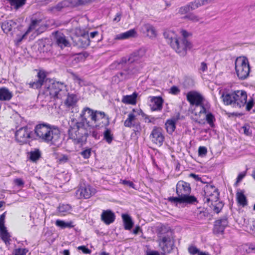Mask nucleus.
I'll return each mask as SVG.
<instances>
[{
	"instance_id": "nucleus-1",
	"label": "nucleus",
	"mask_w": 255,
	"mask_h": 255,
	"mask_svg": "<svg viewBox=\"0 0 255 255\" xmlns=\"http://www.w3.org/2000/svg\"><path fill=\"white\" fill-rule=\"evenodd\" d=\"M80 121L72 118L68 122L69 138L74 144L84 145L87 138L95 128H100L109 125V118L103 112L84 108L81 114Z\"/></svg>"
},
{
	"instance_id": "nucleus-2",
	"label": "nucleus",
	"mask_w": 255,
	"mask_h": 255,
	"mask_svg": "<svg viewBox=\"0 0 255 255\" xmlns=\"http://www.w3.org/2000/svg\"><path fill=\"white\" fill-rule=\"evenodd\" d=\"M44 94L49 96L51 99L62 100L67 96L65 102V105L68 107L74 106L77 102L75 95H68L66 86L62 82H55L46 87L44 90Z\"/></svg>"
},
{
	"instance_id": "nucleus-3",
	"label": "nucleus",
	"mask_w": 255,
	"mask_h": 255,
	"mask_svg": "<svg viewBox=\"0 0 255 255\" xmlns=\"http://www.w3.org/2000/svg\"><path fill=\"white\" fill-rule=\"evenodd\" d=\"M170 35L169 33H163L167 42L176 52L181 56H185L187 50L192 48V44L187 39L191 35L190 33H179L178 35L174 34V33Z\"/></svg>"
},
{
	"instance_id": "nucleus-4",
	"label": "nucleus",
	"mask_w": 255,
	"mask_h": 255,
	"mask_svg": "<svg viewBox=\"0 0 255 255\" xmlns=\"http://www.w3.org/2000/svg\"><path fill=\"white\" fill-rule=\"evenodd\" d=\"M34 132L39 140L52 144H56L60 137L59 129L48 124L42 123L36 125Z\"/></svg>"
},
{
	"instance_id": "nucleus-5",
	"label": "nucleus",
	"mask_w": 255,
	"mask_h": 255,
	"mask_svg": "<svg viewBox=\"0 0 255 255\" xmlns=\"http://www.w3.org/2000/svg\"><path fill=\"white\" fill-rule=\"evenodd\" d=\"M219 193L216 187L211 185H207L204 188L203 201L211 210L218 214L222 209L224 204L219 201Z\"/></svg>"
},
{
	"instance_id": "nucleus-6",
	"label": "nucleus",
	"mask_w": 255,
	"mask_h": 255,
	"mask_svg": "<svg viewBox=\"0 0 255 255\" xmlns=\"http://www.w3.org/2000/svg\"><path fill=\"white\" fill-rule=\"evenodd\" d=\"M145 50L140 48L131 53L128 57H123L120 61H115L111 64V68H115L116 66L121 67L123 65L127 64L129 66L132 65L137 69V73L141 68L140 59L144 56Z\"/></svg>"
},
{
	"instance_id": "nucleus-7",
	"label": "nucleus",
	"mask_w": 255,
	"mask_h": 255,
	"mask_svg": "<svg viewBox=\"0 0 255 255\" xmlns=\"http://www.w3.org/2000/svg\"><path fill=\"white\" fill-rule=\"evenodd\" d=\"M221 97L225 105L240 108L245 105L247 100V94L245 91L237 90L226 95L223 94Z\"/></svg>"
},
{
	"instance_id": "nucleus-8",
	"label": "nucleus",
	"mask_w": 255,
	"mask_h": 255,
	"mask_svg": "<svg viewBox=\"0 0 255 255\" xmlns=\"http://www.w3.org/2000/svg\"><path fill=\"white\" fill-rule=\"evenodd\" d=\"M187 100L190 105L195 106V108L192 113L196 116H200L202 114L207 113L206 108L204 103V98L199 93L190 91L187 94Z\"/></svg>"
},
{
	"instance_id": "nucleus-9",
	"label": "nucleus",
	"mask_w": 255,
	"mask_h": 255,
	"mask_svg": "<svg viewBox=\"0 0 255 255\" xmlns=\"http://www.w3.org/2000/svg\"><path fill=\"white\" fill-rule=\"evenodd\" d=\"M191 191L189 183L182 180L178 182L176 185V192L178 196L182 197L187 199V204H194L197 202V198L192 195H190Z\"/></svg>"
},
{
	"instance_id": "nucleus-10",
	"label": "nucleus",
	"mask_w": 255,
	"mask_h": 255,
	"mask_svg": "<svg viewBox=\"0 0 255 255\" xmlns=\"http://www.w3.org/2000/svg\"><path fill=\"white\" fill-rule=\"evenodd\" d=\"M116 68H112L111 65L110 66L112 70L123 69V71L117 74L113 77V82L118 83L121 81L129 78L131 75L137 73V69L132 65L129 66L127 64L123 65L121 67L116 66Z\"/></svg>"
},
{
	"instance_id": "nucleus-11",
	"label": "nucleus",
	"mask_w": 255,
	"mask_h": 255,
	"mask_svg": "<svg viewBox=\"0 0 255 255\" xmlns=\"http://www.w3.org/2000/svg\"><path fill=\"white\" fill-rule=\"evenodd\" d=\"M235 69L239 78L246 79L249 75L250 67L248 60L245 57H239L235 62Z\"/></svg>"
},
{
	"instance_id": "nucleus-12",
	"label": "nucleus",
	"mask_w": 255,
	"mask_h": 255,
	"mask_svg": "<svg viewBox=\"0 0 255 255\" xmlns=\"http://www.w3.org/2000/svg\"><path fill=\"white\" fill-rule=\"evenodd\" d=\"M161 231L158 234V242L159 246L164 255L166 253H169L171 251L173 243L169 236L163 235L162 233L163 228H161Z\"/></svg>"
},
{
	"instance_id": "nucleus-13",
	"label": "nucleus",
	"mask_w": 255,
	"mask_h": 255,
	"mask_svg": "<svg viewBox=\"0 0 255 255\" xmlns=\"http://www.w3.org/2000/svg\"><path fill=\"white\" fill-rule=\"evenodd\" d=\"M32 132L27 127L20 128L15 133L16 140L20 144L26 143L32 138Z\"/></svg>"
},
{
	"instance_id": "nucleus-14",
	"label": "nucleus",
	"mask_w": 255,
	"mask_h": 255,
	"mask_svg": "<svg viewBox=\"0 0 255 255\" xmlns=\"http://www.w3.org/2000/svg\"><path fill=\"white\" fill-rule=\"evenodd\" d=\"M95 190L89 185L81 186L76 191V195L78 198L89 199L94 195Z\"/></svg>"
},
{
	"instance_id": "nucleus-15",
	"label": "nucleus",
	"mask_w": 255,
	"mask_h": 255,
	"mask_svg": "<svg viewBox=\"0 0 255 255\" xmlns=\"http://www.w3.org/2000/svg\"><path fill=\"white\" fill-rule=\"evenodd\" d=\"M53 34L55 44L61 49L70 46L69 40L63 33H53Z\"/></svg>"
},
{
	"instance_id": "nucleus-16",
	"label": "nucleus",
	"mask_w": 255,
	"mask_h": 255,
	"mask_svg": "<svg viewBox=\"0 0 255 255\" xmlns=\"http://www.w3.org/2000/svg\"><path fill=\"white\" fill-rule=\"evenodd\" d=\"M162 131L161 128L154 127L150 135L152 141L159 145L162 144L164 139Z\"/></svg>"
},
{
	"instance_id": "nucleus-17",
	"label": "nucleus",
	"mask_w": 255,
	"mask_h": 255,
	"mask_svg": "<svg viewBox=\"0 0 255 255\" xmlns=\"http://www.w3.org/2000/svg\"><path fill=\"white\" fill-rule=\"evenodd\" d=\"M150 107L152 111H160L163 108V99L160 96H150Z\"/></svg>"
},
{
	"instance_id": "nucleus-18",
	"label": "nucleus",
	"mask_w": 255,
	"mask_h": 255,
	"mask_svg": "<svg viewBox=\"0 0 255 255\" xmlns=\"http://www.w3.org/2000/svg\"><path fill=\"white\" fill-rule=\"evenodd\" d=\"M228 221L226 216H223L220 219L215 222L214 232L216 234H222L225 228L228 226Z\"/></svg>"
},
{
	"instance_id": "nucleus-19",
	"label": "nucleus",
	"mask_w": 255,
	"mask_h": 255,
	"mask_svg": "<svg viewBox=\"0 0 255 255\" xmlns=\"http://www.w3.org/2000/svg\"><path fill=\"white\" fill-rule=\"evenodd\" d=\"M6 212H4L0 216V235L1 239L4 242H7L9 239V234L6 227L4 226V220Z\"/></svg>"
},
{
	"instance_id": "nucleus-20",
	"label": "nucleus",
	"mask_w": 255,
	"mask_h": 255,
	"mask_svg": "<svg viewBox=\"0 0 255 255\" xmlns=\"http://www.w3.org/2000/svg\"><path fill=\"white\" fill-rule=\"evenodd\" d=\"M45 72L40 70L37 73L38 80L29 83V87L33 89H38L41 87L46 78Z\"/></svg>"
},
{
	"instance_id": "nucleus-21",
	"label": "nucleus",
	"mask_w": 255,
	"mask_h": 255,
	"mask_svg": "<svg viewBox=\"0 0 255 255\" xmlns=\"http://www.w3.org/2000/svg\"><path fill=\"white\" fill-rule=\"evenodd\" d=\"M115 214L111 211H103L101 215V220L106 224L109 225L115 221Z\"/></svg>"
},
{
	"instance_id": "nucleus-22",
	"label": "nucleus",
	"mask_w": 255,
	"mask_h": 255,
	"mask_svg": "<svg viewBox=\"0 0 255 255\" xmlns=\"http://www.w3.org/2000/svg\"><path fill=\"white\" fill-rule=\"evenodd\" d=\"M78 35L77 42L82 47H87L90 45V39L89 33H79Z\"/></svg>"
},
{
	"instance_id": "nucleus-23",
	"label": "nucleus",
	"mask_w": 255,
	"mask_h": 255,
	"mask_svg": "<svg viewBox=\"0 0 255 255\" xmlns=\"http://www.w3.org/2000/svg\"><path fill=\"white\" fill-rule=\"evenodd\" d=\"M13 94L7 88H0V101H8L12 98Z\"/></svg>"
},
{
	"instance_id": "nucleus-24",
	"label": "nucleus",
	"mask_w": 255,
	"mask_h": 255,
	"mask_svg": "<svg viewBox=\"0 0 255 255\" xmlns=\"http://www.w3.org/2000/svg\"><path fill=\"white\" fill-rule=\"evenodd\" d=\"M69 2L67 0H63L55 5L49 8V10L52 12L55 13L61 11L63 8L68 7Z\"/></svg>"
},
{
	"instance_id": "nucleus-25",
	"label": "nucleus",
	"mask_w": 255,
	"mask_h": 255,
	"mask_svg": "<svg viewBox=\"0 0 255 255\" xmlns=\"http://www.w3.org/2000/svg\"><path fill=\"white\" fill-rule=\"evenodd\" d=\"M177 119L172 118L166 121L165 126L167 132L169 134H172L176 128V123Z\"/></svg>"
},
{
	"instance_id": "nucleus-26",
	"label": "nucleus",
	"mask_w": 255,
	"mask_h": 255,
	"mask_svg": "<svg viewBox=\"0 0 255 255\" xmlns=\"http://www.w3.org/2000/svg\"><path fill=\"white\" fill-rule=\"evenodd\" d=\"M137 97V94L136 92H134L131 95L124 96L122 102L125 104L135 105Z\"/></svg>"
},
{
	"instance_id": "nucleus-27",
	"label": "nucleus",
	"mask_w": 255,
	"mask_h": 255,
	"mask_svg": "<svg viewBox=\"0 0 255 255\" xmlns=\"http://www.w3.org/2000/svg\"><path fill=\"white\" fill-rule=\"evenodd\" d=\"M237 202L239 205L243 207L248 205V200L247 197L243 191H238L236 193Z\"/></svg>"
},
{
	"instance_id": "nucleus-28",
	"label": "nucleus",
	"mask_w": 255,
	"mask_h": 255,
	"mask_svg": "<svg viewBox=\"0 0 255 255\" xmlns=\"http://www.w3.org/2000/svg\"><path fill=\"white\" fill-rule=\"evenodd\" d=\"M11 7L15 10L22 7L26 2L27 0H7Z\"/></svg>"
},
{
	"instance_id": "nucleus-29",
	"label": "nucleus",
	"mask_w": 255,
	"mask_h": 255,
	"mask_svg": "<svg viewBox=\"0 0 255 255\" xmlns=\"http://www.w3.org/2000/svg\"><path fill=\"white\" fill-rule=\"evenodd\" d=\"M134 111V110H133V112ZM135 119L136 116L134 114L133 112L129 113L128 118L124 122V126L128 128H131L132 127H134L135 124L136 123Z\"/></svg>"
},
{
	"instance_id": "nucleus-30",
	"label": "nucleus",
	"mask_w": 255,
	"mask_h": 255,
	"mask_svg": "<svg viewBox=\"0 0 255 255\" xmlns=\"http://www.w3.org/2000/svg\"><path fill=\"white\" fill-rule=\"evenodd\" d=\"M122 218L124 223L125 229L128 230H130L133 225L130 217L127 214H123Z\"/></svg>"
},
{
	"instance_id": "nucleus-31",
	"label": "nucleus",
	"mask_w": 255,
	"mask_h": 255,
	"mask_svg": "<svg viewBox=\"0 0 255 255\" xmlns=\"http://www.w3.org/2000/svg\"><path fill=\"white\" fill-rule=\"evenodd\" d=\"M58 211L61 216H65L70 213L71 207L69 204L60 205L58 207Z\"/></svg>"
},
{
	"instance_id": "nucleus-32",
	"label": "nucleus",
	"mask_w": 255,
	"mask_h": 255,
	"mask_svg": "<svg viewBox=\"0 0 255 255\" xmlns=\"http://www.w3.org/2000/svg\"><path fill=\"white\" fill-rule=\"evenodd\" d=\"M137 36V33H122L117 35L116 39L123 40L134 38Z\"/></svg>"
},
{
	"instance_id": "nucleus-33",
	"label": "nucleus",
	"mask_w": 255,
	"mask_h": 255,
	"mask_svg": "<svg viewBox=\"0 0 255 255\" xmlns=\"http://www.w3.org/2000/svg\"><path fill=\"white\" fill-rule=\"evenodd\" d=\"M69 2L68 7L77 6L80 5L85 4L92 0H67Z\"/></svg>"
},
{
	"instance_id": "nucleus-34",
	"label": "nucleus",
	"mask_w": 255,
	"mask_h": 255,
	"mask_svg": "<svg viewBox=\"0 0 255 255\" xmlns=\"http://www.w3.org/2000/svg\"><path fill=\"white\" fill-rule=\"evenodd\" d=\"M28 33H19L17 34L14 39L15 45L17 46L19 45L22 41L26 38Z\"/></svg>"
},
{
	"instance_id": "nucleus-35",
	"label": "nucleus",
	"mask_w": 255,
	"mask_h": 255,
	"mask_svg": "<svg viewBox=\"0 0 255 255\" xmlns=\"http://www.w3.org/2000/svg\"><path fill=\"white\" fill-rule=\"evenodd\" d=\"M55 224L57 226L64 229L66 228H72L73 227V223L72 222H65L63 221L57 220L56 221Z\"/></svg>"
},
{
	"instance_id": "nucleus-36",
	"label": "nucleus",
	"mask_w": 255,
	"mask_h": 255,
	"mask_svg": "<svg viewBox=\"0 0 255 255\" xmlns=\"http://www.w3.org/2000/svg\"><path fill=\"white\" fill-rule=\"evenodd\" d=\"M187 199L184 198H182V197L178 196V197H170L168 198V200L171 203H186L187 204Z\"/></svg>"
},
{
	"instance_id": "nucleus-37",
	"label": "nucleus",
	"mask_w": 255,
	"mask_h": 255,
	"mask_svg": "<svg viewBox=\"0 0 255 255\" xmlns=\"http://www.w3.org/2000/svg\"><path fill=\"white\" fill-rule=\"evenodd\" d=\"M14 24L12 21H4L1 24V28L4 32H9L12 30V24Z\"/></svg>"
},
{
	"instance_id": "nucleus-38",
	"label": "nucleus",
	"mask_w": 255,
	"mask_h": 255,
	"mask_svg": "<svg viewBox=\"0 0 255 255\" xmlns=\"http://www.w3.org/2000/svg\"><path fill=\"white\" fill-rule=\"evenodd\" d=\"M41 22V19H32L28 27V29L26 32H30L31 31L35 30L36 28L39 26Z\"/></svg>"
},
{
	"instance_id": "nucleus-39",
	"label": "nucleus",
	"mask_w": 255,
	"mask_h": 255,
	"mask_svg": "<svg viewBox=\"0 0 255 255\" xmlns=\"http://www.w3.org/2000/svg\"><path fill=\"white\" fill-rule=\"evenodd\" d=\"M104 139L108 143H111L113 139V135L110 129L107 128L104 132Z\"/></svg>"
},
{
	"instance_id": "nucleus-40",
	"label": "nucleus",
	"mask_w": 255,
	"mask_h": 255,
	"mask_svg": "<svg viewBox=\"0 0 255 255\" xmlns=\"http://www.w3.org/2000/svg\"><path fill=\"white\" fill-rule=\"evenodd\" d=\"M40 152L38 149L30 152V159L32 161H36L40 157Z\"/></svg>"
},
{
	"instance_id": "nucleus-41",
	"label": "nucleus",
	"mask_w": 255,
	"mask_h": 255,
	"mask_svg": "<svg viewBox=\"0 0 255 255\" xmlns=\"http://www.w3.org/2000/svg\"><path fill=\"white\" fill-rule=\"evenodd\" d=\"M141 30L142 32H155L156 29L149 23H145L141 27Z\"/></svg>"
},
{
	"instance_id": "nucleus-42",
	"label": "nucleus",
	"mask_w": 255,
	"mask_h": 255,
	"mask_svg": "<svg viewBox=\"0 0 255 255\" xmlns=\"http://www.w3.org/2000/svg\"><path fill=\"white\" fill-rule=\"evenodd\" d=\"M206 120L207 123L211 127H213L214 125V123L215 121V118L214 115L211 113H208L206 116Z\"/></svg>"
},
{
	"instance_id": "nucleus-43",
	"label": "nucleus",
	"mask_w": 255,
	"mask_h": 255,
	"mask_svg": "<svg viewBox=\"0 0 255 255\" xmlns=\"http://www.w3.org/2000/svg\"><path fill=\"white\" fill-rule=\"evenodd\" d=\"M202 3L201 0H196L193 2H190L188 5L190 8V10L195 9L199 6L203 5Z\"/></svg>"
},
{
	"instance_id": "nucleus-44",
	"label": "nucleus",
	"mask_w": 255,
	"mask_h": 255,
	"mask_svg": "<svg viewBox=\"0 0 255 255\" xmlns=\"http://www.w3.org/2000/svg\"><path fill=\"white\" fill-rule=\"evenodd\" d=\"M202 3L201 0H196L193 2H190L188 5L190 8V10L195 9L199 6L203 5Z\"/></svg>"
},
{
	"instance_id": "nucleus-45",
	"label": "nucleus",
	"mask_w": 255,
	"mask_h": 255,
	"mask_svg": "<svg viewBox=\"0 0 255 255\" xmlns=\"http://www.w3.org/2000/svg\"><path fill=\"white\" fill-rule=\"evenodd\" d=\"M81 154L83 156V157L84 158H89L91 154V149L88 148L83 150L81 152Z\"/></svg>"
},
{
	"instance_id": "nucleus-46",
	"label": "nucleus",
	"mask_w": 255,
	"mask_h": 255,
	"mask_svg": "<svg viewBox=\"0 0 255 255\" xmlns=\"http://www.w3.org/2000/svg\"><path fill=\"white\" fill-rule=\"evenodd\" d=\"M248 229H250V231L255 233V220H251L247 225Z\"/></svg>"
},
{
	"instance_id": "nucleus-47",
	"label": "nucleus",
	"mask_w": 255,
	"mask_h": 255,
	"mask_svg": "<svg viewBox=\"0 0 255 255\" xmlns=\"http://www.w3.org/2000/svg\"><path fill=\"white\" fill-rule=\"evenodd\" d=\"M246 109L247 111H250L253 107L254 105V100L252 98L249 100V101L246 102Z\"/></svg>"
},
{
	"instance_id": "nucleus-48",
	"label": "nucleus",
	"mask_w": 255,
	"mask_h": 255,
	"mask_svg": "<svg viewBox=\"0 0 255 255\" xmlns=\"http://www.w3.org/2000/svg\"><path fill=\"white\" fill-rule=\"evenodd\" d=\"M189 11H190V8L188 4L185 6L181 7L179 10V13L181 14H183L187 13Z\"/></svg>"
},
{
	"instance_id": "nucleus-49",
	"label": "nucleus",
	"mask_w": 255,
	"mask_h": 255,
	"mask_svg": "<svg viewBox=\"0 0 255 255\" xmlns=\"http://www.w3.org/2000/svg\"><path fill=\"white\" fill-rule=\"evenodd\" d=\"M207 150L205 146H200L198 149V154L199 156H202L206 154Z\"/></svg>"
},
{
	"instance_id": "nucleus-50",
	"label": "nucleus",
	"mask_w": 255,
	"mask_h": 255,
	"mask_svg": "<svg viewBox=\"0 0 255 255\" xmlns=\"http://www.w3.org/2000/svg\"><path fill=\"white\" fill-rule=\"evenodd\" d=\"M185 17L193 21H198L199 20V17L193 13L189 14Z\"/></svg>"
},
{
	"instance_id": "nucleus-51",
	"label": "nucleus",
	"mask_w": 255,
	"mask_h": 255,
	"mask_svg": "<svg viewBox=\"0 0 255 255\" xmlns=\"http://www.w3.org/2000/svg\"><path fill=\"white\" fill-rule=\"evenodd\" d=\"M243 128L244 129V132L246 135L248 136L252 135V131L249 125L244 126Z\"/></svg>"
},
{
	"instance_id": "nucleus-52",
	"label": "nucleus",
	"mask_w": 255,
	"mask_h": 255,
	"mask_svg": "<svg viewBox=\"0 0 255 255\" xmlns=\"http://www.w3.org/2000/svg\"><path fill=\"white\" fill-rule=\"evenodd\" d=\"M78 249L79 250H81L82 252L85 254H90L91 252L90 250H89L84 246L78 247Z\"/></svg>"
},
{
	"instance_id": "nucleus-53",
	"label": "nucleus",
	"mask_w": 255,
	"mask_h": 255,
	"mask_svg": "<svg viewBox=\"0 0 255 255\" xmlns=\"http://www.w3.org/2000/svg\"><path fill=\"white\" fill-rule=\"evenodd\" d=\"M170 93L173 95H178L180 93V90L177 87L174 86L171 87Z\"/></svg>"
},
{
	"instance_id": "nucleus-54",
	"label": "nucleus",
	"mask_w": 255,
	"mask_h": 255,
	"mask_svg": "<svg viewBox=\"0 0 255 255\" xmlns=\"http://www.w3.org/2000/svg\"><path fill=\"white\" fill-rule=\"evenodd\" d=\"M120 183L123 185L133 188L134 184L132 182L126 180H121Z\"/></svg>"
},
{
	"instance_id": "nucleus-55",
	"label": "nucleus",
	"mask_w": 255,
	"mask_h": 255,
	"mask_svg": "<svg viewBox=\"0 0 255 255\" xmlns=\"http://www.w3.org/2000/svg\"><path fill=\"white\" fill-rule=\"evenodd\" d=\"M14 184L19 187H22L24 185L23 181L20 178H16L14 180Z\"/></svg>"
},
{
	"instance_id": "nucleus-56",
	"label": "nucleus",
	"mask_w": 255,
	"mask_h": 255,
	"mask_svg": "<svg viewBox=\"0 0 255 255\" xmlns=\"http://www.w3.org/2000/svg\"><path fill=\"white\" fill-rule=\"evenodd\" d=\"M246 172H245L241 173L238 175V177L237 178L236 184H237L238 183H239L244 178V177L246 175Z\"/></svg>"
},
{
	"instance_id": "nucleus-57",
	"label": "nucleus",
	"mask_w": 255,
	"mask_h": 255,
	"mask_svg": "<svg viewBox=\"0 0 255 255\" xmlns=\"http://www.w3.org/2000/svg\"><path fill=\"white\" fill-rule=\"evenodd\" d=\"M26 253L24 251V250L21 249H17L15 250V255H25Z\"/></svg>"
},
{
	"instance_id": "nucleus-58",
	"label": "nucleus",
	"mask_w": 255,
	"mask_h": 255,
	"mask_svg": "<svg viewBox=\"0 0 255 255\" xmlns=\"http://www.w3.org/2000/svg\"><path fill=\"white\" fill-rule=\"evenodd\" d=\"M122 16V13L121 12H118L116 14V16L113 19V21L118 22L120 21Z\"/></svg>"
},
{
	"instance_id": "nucleus-59",
	"label": "nucleus",
	"mask_w": 255,
	"mask_h": 255,
	"mask_svg": "<svg viewBox=\"0 0 255 255\" xmlns=\"http://www.w3.org/2000/svg\"><path fill=\"white\" fill-rule=\"evenodd\" d=\"M134 128V131L135 132H139L141 130V127H140V124L139 123H136L135 124V125H134V127H133Z\"/></svg>"
},
{
	"instance_id": "nucleus-60",
	"label": "nucleus",
	"mask_w": 255,
	"mask_h": 255,
	"mask_svg": "<svg viewBox=\"0 0 255 255\" xmlns=\"http://www.w3.org/2000/svg\"><path fill=\"white\" fill-rule=\"evenodd\" d=\"M74 80L77 82L80 85L82 84L83 80L78 76L74 75L73 76Z\"/></svg>"
},
{
	"instance_id": "nucleus-61",
	"label": "nucleus",
	"mask_w": 255,
	"mask_h": 255,
	"mask_svg": "<svg viewBox=\"0 0 255 255\" xmlns=\"http://www.w3.org/2000/svg\"><path fill=\"white\" fill-rule=\"evenodd\" d=\"M200 70H201L202 72H205L207 69V65L206 63L204 62H203L201 64V67H200Z\"/></svg>"
},
{
	"instance_id": "nucleus-62",
	"label": "nucleus",
	"mask_w": 255,
	"mask_h": 255,
	"mask_svg": "<svg viewBox=\"0 0 255 255\" xmlns=\"http://www.w3.org/2000/svg\"><path fill=\"white\" fill-rule=\"evenodd\" d=\"M208 213L206 212L202 211L200 212V213L198 214V218L199 219H202L203 217H205Z\"/></svg>"
},
{
	"instance_id": "nucleus-63",
	"label": "nucleus",
	"mask_w": 255,
	"mask_h": 255,
	"mask_svg": "<svg viewBox=\"0 0 255 255\" xmlns=\"http://www.w3.org/2000/svg\"><path fill=\"white\" fill-rule=\"evenodd\" d=\"M146 255H160V254L158 251H151L147 252Z\"/></svg>"
},
{
	"instance_id": "nucleus-64",
	"label": "nucleus",
	"mask_w": 255,
	"mask_h": 255,
	"mask_svg": "<svg viewBox=\"0 0 255 255\" xmlns=\"http://www.w3.org/2000/svg\"><path fill=\"white\" fill-rule=\"evenodd\" d=\"M189 176L194 178L196 181H200L201 180V178L199 177L198 175H196L194 173H191L189 175Z\"/></svg>"
}]
</instances>
